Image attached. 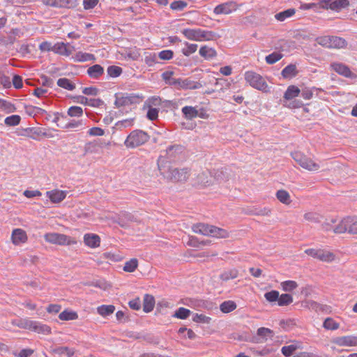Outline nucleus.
I'll return each mask as SVG.
<instances>
[{"label":"nucleus","instance_id":"obj_11","mask_svg":"<svg viewBox=\"0 0 357 357\" xmlns=\"http://www.w3.org/2000/svg\"><path fill=\"white\" fill-rule=\"evenodd\" d=\"M220 174H222L221 172H217L214 178H213L210 172H202L197 176L195 184L200 187L208 186L212 185L215 180L220 181Z\"/></svg>","mask_w":357,"mask_h":357},{"label":"nucleus","instance_id":"obj_61","mask_svg":"<svg viewBox=\"0 0 357 357\" xmlns=\"http://www.w3.org/2000/svg\"><path fill=\"white\" fill-rule=\"evenodd\" d=\"M304 218L311 222H318L320 220V215L314 212H307L304 214Z\"/></svg>","mask_w":357,"mask_h":357},{"label":"nucleus","instance_id":"obj_28","mask_svg":"<svg viewBox=\"0 0 357 357\" xmlns=\"http://www.w3.org/2000/svg\"><path fill=\"white\" fill-rule=\"evenodd\" d=\"M183 116L186 119H192L197 117V107L185 106L181 109Z\"/></svg>","mask_w":357,"mask_h":357},{"label":"nucleus","instance_id":"obj_2","mask_svg":"<svg viewBox=\"0 0 357 357\" xmlns=\"http://www.w3.org/2000/svg\"><path fill=\"white\" fill-rule=\"evenodd\" d=\"M192 229L195 233L204 236H211L219 238L229 237V231L227 230L207 224L198 223L193 225Z\"/></svg>","mask_w":357,"mask_h":357},{"label":"nucleus","instance_id":"obj_47","mask_svg":"<svg viewBox=\"0 0 357 357\" xmlns=\"http://www.w3.org/2000/svg\"><path fill=\"white\" fill-rule=\"evenodd\" d=\"M293 302V297L288 294H283L279 296L278 304L279 306H286Z\"/></svg>","mask_w":357,"mask_h":357},{"label":"nucleus","instance_id":"obj_29","mask_svg":"<svg viewBox=\"0 0 357 357\" xmlns=\"http://www.w3.org/2000/svg\"><path fill=\"white\" fill-rule=\"evenodd\" d=\"M161 76L167 84L176 88L178 77H175L174 76L173 71H165L162 74Z\"/></svg>","mask_w":357,"mask_h":357},{"label":"nucleus","instance_id":"obj_22","mask_svg":"<svg viewBox=\"0 0 357 357\" xmlns=\"http://www.w3.org/2000/svg\"><path fill=\"white\" fill-rule=\"evenodd\" d=\"M301 93V90L298 86L295 85H290L287 87L284 94V102H287L289 100L294 99L298 97Z\"/></svg>","mask_w":357,"mask_h":357},{"label":"nucleus","instance_id":"obj_32","mask_svg":"<svg viewBox=\"0 0 357 357\" xmlns=\"http://www.w3.org/2000/svg\"><path fill=\"white\" fill-rule=\"evenodd\" d=\"M298 73L296 66L294 64H289L282 70V75L284 78L291 79Z\"/></svg>","mask_w":357,"mask_h":357},{"label":"nucleus","instance_id":"obj_21","mask_svg":"<svg viewBox=\"0 0 357 357\" xmlns=\"http://www.w3.org/2000/svg\"><path fill=\"white\" fill-rule=\"evenodd\" d=\"M30 331L42 335L51 333V328L49 326L36 321H32Z\"/></svg>","mask_w":357,"mask_h":357},{"label":"nucleus","instance_id":"obj_40","mask_svg":"<svg viewBox=\"0 0 357 357\" xmlns=\"http://www.w3.org/2000/svg\"><path fill=\"white\" fill-rule=\"evenodd\" d=\"M346 46L347 42L344 39L337 36H331V46L330 48L341 49Z\"/></svg>","mask_w":357,"mask_h":357},{"label":"nucleus","instance_id":"obj_3","mask_svg":"<svg viewBox=\"0 0 357 357\" xmlns=\"http://www.w3.org/2000/svg\"><path fill=\"white\" fill-rule=\"evenodd\" d=\"M244 79L251 87L261 91L264 93L270 92V87L266 83L264 77L260 74L253 71L248 70L244 73Z\"/></svg>","mask_w":357,"mask_h":357},{"label":"nucleus","instance_id":"obj_43","mask_svg":"<svg viewBox=\"0 0 357 357\" xmlns=\"http://www.w3.org/2000/svg\"><path fill=\"white\" fill-rule=\"evenodd\" d=\"M257 333V335L261 337L262 342H265L268 337H273V331L268 328H258Z\"/></svg>","mask_w":357,"mask_h":357},{"label":"nucleus","instance_id":"obj_13","mask_svg":"<svg viewBox=\"0 0 357 357\" xmlns=\"http://www.w3.org/2000/svg\"><path fill=\"white\" fill-rule=\"evenodd\" d=\"M238 8V5L234 1H227L216 6L213 9V13L215 15H229L236 11Z\"/></svg>","mask_w":357,"mask_h":357},{"label":"nucleus","instance_id":"obj_36","mask_svg":"<svg viewBox=\"0 0 357 357\" xmlns=\"http://www.w3.org/2000/svg\"><path fill=\"white\" fill-rule=\"evenodd\" d=\"M295 13L296 10L294 8H289L275 14V18L280 22H283L286 19L292 17Z\"/></svg>","mask_w":357,"mask_h":357},{"label":"nucleus","instance_id":"obj_41","mask_svg":"<svg viewBox=\"0 0 357 357\" xmlns=\"http://www.w3.org/2000/svg\"><path fill=\"white\" fill-rule=\"evenodd\" d=\"M59 318L63 321H70L77 319L78 315L74 311L64 310L59 314Z\"/></svg>","mask_w":357,"mask_h":357},{"label":"nucleus","instance_id":"obj_35","mask_svg":"<svg viewBox=\"0 0 357 357\" xmlns=\"http://www.w3.org/2000/svg\"><path fill=\"white\" fill-rule=\"evenodd\" d=\"M199 54L206 59H211L216 56V51L211 47L203 46L199 49Z\"/></svg>","mask_w":357,"mask_h":357},{"label":"nucleus","instance_id":"obj_24","mask_svg":"<svg viewBox=\"0 0 357 357\" xmlns=\"http://www.w3.org/2000/svg\"><path fill=\"white\" fill-rule=\"evenodd\" d=\"M86 121L83 119L80 120H71L67 123L64 126V129H77V130H82L86 127Z\"/></svg>","mask_w":357,"mask_h":357},{"label":"nucleus","instance_id":"obj_31","mask_svg":"<svg viewBox=\"0 0 357 357\" xmlns=\"http://www.w3.org/2000/svg\"><path fill=\"white\" fill-rule=\"evenodd\" d=\"M73 59L75 62H85V61H88L95 60V56L93 54H91L89 53L78 52L73 57Z\"/></svg>","mask_w":357,"mask_h":357},{"label":"nucleus","instance_id":"obj_1","mask_svg":"<svg viewBox=\"0 0 357 357\" xmlns=\"http://www.w3.org/2000/svg\"><path fill=\"white\" fill-rule=\"evenodd\" d=\"M158 167L161 175L169 181L173 182H182L186 181L190 175L188 168H174L167 164L165 157H159Z\"/></svg>","mask_w":357,"mask_h":357},{"label":"nucleus","instance_id":"obj_7","mask_svg":"<svg viewBox=\"0 0 357 357\" xmlns=\"http://www.w3.org/2000/svg\"><path fill=\"white\" fill-rule=\"evenodd\" d=\"M333 230L335 234L348 232L357 234V218L348 216L342 218Z\"/></svg>","mask_w":357,"mask_h":357},{"label":"nucleus","instance_id":"obj_17","mask_svg":"<svg viewBox=\"0 0 357 357\" xmlns=\"http://www.w3.org/2000/svg\"><path fill=\"white\" fill-rule=\"evenodd\" d=\"M333 342L340 347L357 346V336L347 335L337 337L333 340Z\"/></svg>","mask_w":357,"mask_h":357},{"label":"nucleus","instance_id":"obj_55","mask_svg":"<svg viewBox=\"0 0 357 357\" xmlns=\"http://www.w3.org/2000/svg\"><path fill=\"white\" fill-rule=\"evenodd\" d=\"M293 159L302 167L307 158L304 154L299 151H295L291 153Z\"/></svg>","mask_w":357,"mask_h":357},{"label":"nucleus","instance_id":"obj_59","mask_svg":"<svg viewBox=\"0 0 357 357\" xmlns=\"http://www.w3.org/2000/svg\"><path fill=\"white\" fill-rule=\"evenodd\" d=\"M158 56L155 53H146L144 61L149 66H153L158 61Z\"/></svg>","mask_w":357,"mask_h":357},{"label":"nucleus","instance_id":"obj_45","mask_svg":"<svg viewBox=\"0 0 357 357\" xmlns=\"http://www.w3.org/2000/svg\"><path fill=\"white\" fill-rule=\"evenodd\" d=\"M57 84L59 86L65 89L73 91L75 86L67 78H60L57 81Z\"/></svg>","mask_w":357,"mask_h":357},{"label":"nucleus","instance_id":"obj_58","mask_svg":"<svg viewBox=\"0 0 357 357\" xmlns=\"http://www.w3.org/2000/svg\"><path fill=\"white\" fill-rule=\"evenodd\" d=\"M283 105L289 109H296L303 107V103L301 100L293 99L287 102H283Z\"/></svg>","mask_w":357,"mask_h":357},{"label":"nucleus","instance_id":"obj_64","mask_svg":"<svg viewBox=\"0 0 357 357\" xmlns=\"http://www.w3.org/2000/svg\"><path fill=\"white\" fill-rule=\"evenodd\" d=\"M298 349V347L294 344L284 346L282 348V353L284 356H290Z\"/></svg>","mask_w":357,"mask_h":357},{"label":"nucleus","instance_id":"obj_39","mask_svg":"<svg viewBox=\"0 0 357 357\" xmlns=\"http://www.w3.org/2000/svg\"><path fill=\"white\" fill-rule=\"evenodd\" d=\"M191 314V311L187 308L181 307L178 308L174 314L172 315L173 317L179 319H186Z\"/></svg>","mask_w":357,"mask_h":357},{"label":"nucleus","instance_id":"obj_12","mask_svg":"<svg viewBox=\"0 0 357 357\" xmlns=\"http://www.w3.org/2000/svg\"><path fill=\"white\" fill-rule=\"evenodd\" d=\"M202 86L200 82H195L190 78L178 77L175 89L177 90H194L200 89Z\"/></svg>","mask_w":357,"mask_h":357},{"label":"nucleus","instance_id":"obj_48","mask_svg":"<svg viewBox=\"0 0 357 357\" xmlns=\"http://www.w3.org/2000/svg\"><path fill=\"white\" fill-rule=\"evenodd\" d=\"M0 109L8 114L13 113L16 111L15 106L13 103L5 100H1L0 104Z\"/></svg>","mask_w":357,"mask_h":357},{"label":"nucleus","instance_id":"obj_5","mask_svg":"<svg viewBox=\"0 0 357 357\" xmlns=\"http://www.w3.org/2000/svg\"><path fill=\"white\" fill-rule=\"evenodd\" d=\"M181 33L188 40L199 42L211 40L215 37L213 32L201 29H184Z\"/></svg>","mask_w":357,"mask_h":357},{"label":"nucleus","instance_id":"obj_4","mask_svg":"<svg viewBox=\"0 0 357 357\" xmlns=\"http://www.w3.org/2000/svg\"><path fill=\"white\" fill-rule=\"evenodd\" d=\"M305 253L315 259L325 263H332L337 259V256L334 252L321 247L306 249Z\"/></svg>","mask_w":357,"mask_h":357},{"label":"nucleus","instance_id":"obj_18","mask_svg":"<svg viewBox=\"0 0 357 357\" xmlns=\"http://www.w3.org/2000/svg\"><path fill=\"white\" fill-rule=\"evenodd\" d=\"M84 243L90 248H97L100 245V238L98 234L88 233L84 235Z\"/></svg>","mask_w":357,"mask_h":357},{"label":"nucleus","instance_id":"obj_20","mask_svg":"<svg viewBox=\"0 0 357 357\" xmlns=\"http://www.w3.org/2000/svg\"><path fill=\"white\" fill-rule=\"evenodd\" d=\"M181 151L182 147L178 145L170 146L166 149L165 154L160 155V157H165L167 164H169V162L174 160L177 154L181 153Z\"/></svg>","mask_w":357,"mask_h":357},{"label":"nucleus","instance_id":"obj_27","mask_svg":"<svg viewBox=\"0 0 357 357\" xmlns=\"http://www.w3.org/2000/svg\"><path fill=\"white\" fill-rule=\"evenodd\" d=\"M275 196L278 201L284 205H289L292 202L289 193L285 190H278Z\"/></svg>","mask_w":357,"mask_h":357},{"label":"nucleus","instance_id":"obj_52","mask_svg":"<svg viewBox=\"0 0 357 357\" xmlns=\"http://www.w3.org/2000/svg\"><path fill=\"white\" fill-rule=\"evenodd\" d=\"M192 321L196 323L201 324H210L211 321V318L210 317L206 316L204 314H195L192 317Z\"/></svg>","mask_w":357,"mask_h":357},{"label":"nucleus","instance_id":"obj_6","mask_svg":"<svg viewBox=\"0 0 357 357\" xmlns=\"http://www.w3.org/2000/svg\"><path fill=\"white\" fill-rule=\"evenodd\" d=\"M149 139V135L141 130L132 131L124 142V145L128 149H134L143 145Z\"/></svg>","mask_w":357,"mask_h":357},{"label":"nucleus","instance_id":"obj_25","mask_svg":"<svg viewBox=\"0 0 357 357\" xmlns=\"http://www.w3.org/2000/svg\"><path fill=\"white\" fill-rule=\"evenodd\" d=\"M155 306L154 297L149 294H146L143 300V310L148 313L151 312Z\"/></svg>","mask_w":357,"mask_h":357},{"label":"nucleus","instance_id":"obj_38","mask_svg":"<svg viewBox=\"0 0 357 357\" xmlns=\"http://www.w3.org/2000/svg\"><path fill=\"white\" fill-rule=\"evenodd\" d=\"M323 327L326 330L335 331L340 328V324L333 318L327 317L324 321Z\"/></svg>","mask_w":357,"mask_h":357},{"label":"nucleus","instance_id":"obj_10","mask_svg":"<svg viewBox=\"0 0 357 357\" xmlns=\"http://www.w3.org/2000/svg\"><path fill=\"white\" fill-rule=\"evenodd\" d=\"M318 4L321 8L340 11L347 8L349 5V1L348 0H320Z\"/></svg>","mask_w":357,"mask_h":357},{"label":"nucleus","instance_id":"obj_30","mask_svg":"<svg viewBox=\"0 0 357 357\" xmlns=\"http://www.w3.org/2000/svg\"><path fill=\"white\" fill-rule=\"evenodd\" d=\"M104 73L103 68L98 64L93 65L89 67L87 70V73L90 77L98 78L101 76Z\"/></svg>","mask_w":357,"mask_h":357},{"label":"nucleus","instance_id":"obj_62","mask_svg":"<svg viewBox=\"0 0 357 357\" xmlns=\"http://www.w3.org/2000/svg\"><path fill=\"white\" fill-rule=\"evenodd\" d=\"M279 296H280L279 292L278 291H275V290H272L271 291L266 292L264 294L265 298L268 302H271V303L275 302L276 301H278Z\"/></svg>","mask_w":357,"mask_h":357},{"label":"nucleus","instance_id":"obj_46","mask_svg":"<svg viewBox=\"0 0 357 357\" xmlns=\"http://www.w3.org/2000/svg\"><path fill=\"white\" fill-rule=\"evenodd\" d=\"M280 286L284 291H292L298 287V284L294 280H287L281 282Z\"/></svg>","mask_w":357,"mask_h":357},{"label":"nucleus","instance_id":"obj_60","mask_svg":"<svg viewBox=\"0 0 357 357\" xmlns=\"http://www.w3.org/2000/svg\"><path fill=\"white\" fill-rule=\"evenodd\" d=\"M68 114L70 116L79 117L83 114V109L78 106H72L68 110Z\"/></svg>","mask_w":357,"mask_h":357},{"label":"nucleus","instance_id":"obj_42","mask_svg":"<svg viewBox=\"0 0 357 357\" xmlns=\"http://www.w3.org/2000/svg\"><path fill=\"white\" fill-rule=\"evenodd\" d=\"M137 266L138 260L135 258H132L125 263L123 271L128 273H132L137 269Z\"/></svg>","mask_w":357,"mask_h":357},{"label":"nucleus","instance_id":"obj_34","mask_svg":"<svg viewBox=\"0 0 357 357\" xmlns=\"http://www.w3.org/2000/svg\"><path fill=\"white\" fill-rule=\"evenodd\" d=\"M114 310L115 307L112 305H102L97 307V312L103 317L113 314Z\"/></svg>","mask_w":357,"mask_h":357},{"label":"nucleus","instance_id":"obj_49","mask_svg":"<svg viewBox=\"0 0 357 357\" xmlns=\"http://www.w3.org/2000/svg\"><path fill=\"white\" fill-rule=\"evenodd\" d=\"M31 322H32V320L25 319H20L18 321L14 320L12 321V324L15 326H18L20 328L30 330L31 326Z\"/></svg>","mask_w":357,"mask_h":357},{"label":"nucleus","instance_id":"obj_63","mask_svg":"<svg viewBox=\"0 0 357 357\" xmlns=\"http://www.w3.org/2000/svg\"><path fill=\"white\" fill-rule=\"evenodd\" d=\"M122 73L121 68L116 66H111L107 68V73L110 77H119Z\"/></svg>","mask_w":357,"mask_h":357},{"label":"nucleus","instance_id":"obj_44","mask_svg":"<svg viewBox=\"0 0 357 357\" xmlns=\"http://www.w3.org/2000/svg\"><path fill=\"white\" fill-rule=\"evenodd\" d=\"M302 167L308 171H317L320 168V165L312 160L311 158H307Z\"/></svg>","mask_w":357,"mask_h":357},{"label":"nucleus","instance_id":"obj_9","mask_svg":"<svg viewBox=\"0 0 357 357\" xmlns=\"http://www.w3.org/2000/svg\"><path fill=\"white\" fill-rule=\"evenodd\" d=\"M45 240L50 243L59 245H70L77 243V240L69 236L55 232L47 233L44 235Z\"/></svg>","mask_w":357,"mask_h":357},{"label":"nucleus","instance_id":"obj_51","mask_svg":"<svg viewBox=\"0 0 357 357\" xmlns=\"http://www.w3.org/2000/svg\"><path fill=\"white\" fill-rule=\"evenodd\" d=\"M184 44L185 47L182 49V53L186 56L195 53L197 50L198 45L197 44L188 43V42H185Z\"/></svg>","mask_w":357,"mask_h":357},{"label":"nucleus","instance_id":"obj_16","mask_svg":"<svg viewBox=\"0 0 357 357\" xmlns=\"http://www.w3.org/2000/svg\"><path fill=\"white\" fill-rule=\"evenodd\" d=\"M68 192L66 190H61L58 189L47 191L45 195L50 199L52 203H61L66 197Z\"/></svg>","mask_w":357,"mask_h":357},{"label":"nucleus","instance_id":"obj_37","mask_svg":"<svg viewBox=\"0 0 357 357\" xmlns=\"http://www.w3.org/2000/svg\"><path fill=\"white\" fill-rule=\"evenodd\" d=\"M236 308V304L233 301H227L222 303L220 305V310L223 313H229Z\"/></svg>","mask_w":357,"mask_h":357},{"label":"nucleus","instance_id":"obj_19","mask_svg":"<svg viewBox=\"0 0 357 357\" xmlns=\"http://www.w3.org/2000/svg\"><path fill=\"white\" fill-rule=\"evenodd\" d=\"M331 68L338 73L340 75H342L345 77H351L353 74L350 70L349 68L342 63L339 62H333L331 64Z\"/></svg>","mask_w":357,"mask_h":357},{"label":"nucleus","instance_id":"obj_53","mask_svg":"<svg viewBox=\"0 0 357 357\" xmlns=\"http://www.w3.org/2000/svg\"><path fill=\"white\" fill-rule=\"evenodd\" d=\"M21 117L19 115H11L5 119L4 123L8 126H15L20 123Z\"/></svg>","mask_w":357,"mask_h":357},{"label":"nucleus","instance_id":"obj_50","mask_svg":"<svg viewBox=\"0 0 357 357\" xmlns=\"http://www.w3.org/2000/svg\"><path fill=\"white\" fill-rule=\"evenodd\" d=\"M77 5L76 0H58V8H73Z\"/></svg>","mask_w":357,"mask_h":357},{"label":"nucleus","instance_id":"obj_8","mask_svg":"<svg viewBox=\"0 0 357 357\" xmlns=\"http://www.w3.org/2000/svg\"><path fill=\"white\" fill-rule=\"evenodd\" d=\"M142 101L140 96L135 93H117L115 94L114 105L116 107L137 105Z\"/></svg>","mask_w":357,"mask_h":357},{"label":"nucleus","instance_id":"obj_54","mask_svg":"<svg viewBox=\"0 0 357 357\" xmlns=\"http://www.w3.org/2000/svg\"><path fill=\"white\" fill-rule=\"evenodd\" d=\"M280 325L283 329L289 331L296 326V320L294 319L282 320L280 321Z\"/></svg>","mask_w":357,"mask_h":357},{"label":"nucleus","instance_id":"obj_14","mask_svg":"<svg viewBox=\"0 0 357 357\" xmlns=\"http://www.w3.org/2000/svg\"><path fill=\"white\" fill-rule=\"evenodd\" d=\"M28 236L26 232L20 228L14 229L11 234V241L15 245H20L26 243Z\"/></svg>","mask_w":357,"mask_h":357},{"label":"nucleus","instance_id":"obj_23","mask_svg":"<svg viewBox=\"0 0 357 357\" xmlns=\"http://www.w3.org/2000/svg\"><path fill=\"white\" fill-rule=\"evenodd\" d=\"M79 102L93 107H99L104 105V102L99 98L89 99L84 96L79 97Z\"/></svg>","mask_w":357,"mask_h":357},{"label":"nucleus","instance_id":"obj_57","mask_svg":"<svg viewBox=\"0 0 357 357\" xmlns=\"http://www.w3.org/2000/svg\"><path fill=\"white\" fill-rule=\"evenodd\" d=\"M316 41L319 45L325 47L330 48L331 46V36H325L318 37L317 38Z\"/></svg>","mask_w":357,"mask_h":357},{"label":"nucleus","instance_id":"obj_15","mask_svg":"<svg viewBox=\"0 0 357 357\" xmlns=\"http://www.w3.org/2000/svg\"><path fill=\"white\" fill-rule=\"evenodd\" d=\"M75 51L70 43H57L53 45V52L61 56H68Z\"/></svg>","mask_w":357,"mask_h":357},{"label":"nucleus","instance_id":"obj_26","mask_svg":"<svg viewBox=\"0 0 357 357\" xmlns=\"http://www.w3.org/2000/svg\"><path fill=\"white\" fill-rule=\"evenodd\" d=\"M52 352L61 356L72 357L75 354V349L67 347H59L52 350Z\"/></svg>","mask_w":357,"mask_h":357},{"label":"nucleus","instance_id":"obj_33","mask_svg":"<svg viewBox=\"0 0 357 357\" xmlns=\"http://www.w3.org/2000/svg\"><path fill=\"white\" fill-rule=\"evenodd\" d=\"M238 275V271L236 268L224 271L220 275V278L222 281H228L229 280L235 279Z\"/></svg>","mask_w":357,"mask_h":357},{"label":"nucleus","instance_id":"obj_56","mask_svg":"<svg viewBox=\"0 0 357 357\" xmlns=\"http://www.w3.org/2000/svg\"><path fill=\"white\" fill-rule=\"evenodd\" d=\"M282 55L279 52H273L272 54L266 56L265 60L268 64H273L280 60Z\"/></svg>","mask_w":357,"mask_h":357}]
</instances>
